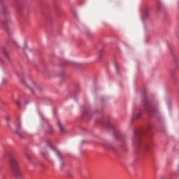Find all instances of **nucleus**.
<instances>
[{
	"label": "nucleus",
	"instance_id": "f257e3e1",
	"mask_svg": "<svg viewBox=\"0 0 179 179\" xmlns=\"http://www.w3.org/2000/svg\"><path fill=\"white\" fill-rule=\"evenodd\" d=\"M9 165H10V170L15 176L16 178H22V172L19 169V163L17 162V159L13 156H10L9 159Z\"/></svg>",
	"mask_w": 179,
	"mask_h": 179
},
{
	"label": "nucleus",
	"instance_id": "f03ea898",
	"mask_svg": "<svg viewBox=\"0 0 179 179\" xmlns=\"http://www.w3.org/2000/svg\"><path fill=\"white\" fill-rule=\"evenodd\" d=\"M141 136H142V131L137 130L134 132L132 138L133 143L135 148H139L142 145V141H141Z\"/></svg>",
	"mask_w": 179,
	"mask_h": 179
},
{
	"label": "nucleus",
	"instance_id": "7ed1b4c3",
	"mask_svg": "<svg viewBox=\"0 0 179 179\" xmlns=\"http://www.w3.org/2000/svg\"><path fill=\"white\" fill-rule=\"evenodd\" d=\"M1 26H3L8 34L12 32V21L10 20V18L7 17L4 19L3 21H1L0 20V27Z\"/></svg>",
	"mask_w": 179,
	"mask_h": 179
},
{
	"label": "nucleus",
	"instance_id": "20e7f679",
	"mask_svg": "<svg viewBox=\"0 0 179 179\" xmlns=\"http://www.w3.org/2000/svg\"><path fill=\"white\" fill-rule=\"evenodd\" d=\"M151 148H152V144H150V143H147L143 145V152L145 155H149V153H150Z\"/></svg>",
	"mask_w": 179,
	"mask_h": 179
},
{
	"label": "nucleus",
	"instance_id": "39448f33",
	"mask_svg": "<svg viewBox=\"0 0 179 179\" xmlns=\"http://www.w3.org/2000/svg\"><path fill=\"white\" fill-rule=\"evenodd\" d=\"M20 129H22V126L20 125V122H18V126L17 127L16 131H17V134H18L19 136H20V138H23V135H22V134H20Z\"/></svg>",
	"mask_w": 179,
	"mask_h": 179
},
{
	"label": "nucleus",
	"instance_id": "423d86ee",
	"mask_svg": "<svg viewBox=\"0 0 179 179\" xmlns=\"http://www.w3.org/2000/svg\"><path fill=\"white\" fill-rule=\"evenodd\" d=\"M141 115H142L141 112H138V113H135L133 115V118L134 120H137V118H141Z\"/></svg>",
	"mask_w": 179,
	"mask_h": 179
},
{
	"label": "nucleus",
	"instance_id": "0eeeda50",
	"mask_svg": "<svg viewBox=\"0 0 179 179\" xmlns=\"http://www.w3.org/2000/svg\"><path fill=\"white\" fill-rule=\"evenodd\" d=\"M145 107H147V111H152L153 108H152V106H150V104H149V102H148V101H145Z\"/></svg>",
	"mask_w": 179,
	"mask_h": 179
},
{
	"label": "nucleus",
	"instance_id": "6e6552de",
	"mask_svg": "<svg viewBox=\"0 0 179 179\" xmlns=\"http://www.w3.org/2000/svg\"><path fill=\"white\" fill-rule=\"evenodd\" d=\"M56 156H57L59 157V159H61V152H59V150H57L56 148L53 149Z\"/></svg>",
	"mask_w": 179,
	"mask_h": 179
},
{
	"label": "nucleus",
	"instance_id": "1a4fd4ad",
	"mask_svg": "<svg viewBox=\"0 0 179 179\" xmlns=\"http://www.w3.org/2000/svg\"><path fill=\"white\" fill-rule=\"evenodd\" d=\"M59 128H60V131H62V132H64V127H62V124L60 123H59Z\"/></svg>",
	"mask_w": 179,
	"mask_h": 179
},
{
	"label": "nucleus",
	"instance_id": "9d476101",
	"mask_svg": "<svg viewBox=\"0 0 179 179\" xmlns=\"http://www.w3.org/2000/svg\"><path fill=\"white\" fill-rule=\"evenodd\" d=\"M15 104H17V106H18V107H20V102L19 101V100H17V99L15 100Z\"/></svg>",
	"mask_w": 179,
	"mask_h": 179
},
{
	"label": "nucleus",
	"instance_id": "9b49d317",
	"mask_svg": "<svg viewBox=\"0 0 179 179\" xmlns=\"http://www.w3.org/2000/svg\"><path fill=\"white\" fill-rule=\"evenodd\" d=\"M83 115H84V117H86L87 115V110H83Z\"/></svg>",
	"mask_w": 179,
	"mask_h": 179
},
{
	"label": "nucleus",
	"instance_id": "f8f14e48",
	"mask_svg": "<svg viewBox=\"0 0 179 179\" xmlns=\"http://www.w3.org/2000/svg\"><path fill=\"white\" fill-rule=\"evenodd\" d=\"M118 135H120V134L117 131V130H115V136L118 138Z\"/></svg>",
	"mask_w": 179,
	"mask_h": 179
},
{
	"label": "nucleus",
	"instance_id": "ddd939ff",
	"mask_svg": "<svg viewBox=\"0 0 179 179\" xmlns=\"http://www.w3.org/2000/svg\"><path fill=\"white\" fill-rule=\"evenodd\" d=\"M4 55H6V57H7V58H9V55L8 54V52L4 51Z\"/></svg>",
	"mask_w": 179,
	"mask_h": 179
},
{
	"label": "nucleus",
	"instance_id": "4468645a",
	"mask_svg": "<svg viewBox=\"0 0 179 179\" xmlns=\"http://www.w3.org/2000/svg\"><path fill=\"white\" fill-rule=\"evenodd\" d=\"M17 12H20V6H17Z\"/></svg>",
	"mask_w": 179,
	"mask_h": 179
},
{
	"label": "nucleus",
	"instance_id": "2eb2a0df",
	"mask_svg": "<svg viewBox=\"0 0 179 179\" xmlns=\"http://www.w3.org/2000/svg\"><path fill=\"white\" fill-rule=\"evenodd\" d=\"M27 157L29 159V160H30V157L28 155H27Z\"/></svg>",
	"mask_w": 179,
	"mask_h": 179
},
{
	"label": "nucleus",
	"instance_id": "dca6fc26",
	"mask_svg": "<svg viewBox=\"0 0 179 179\" xmlns=\"http://www.w3.org/2000/svg\"><path fill=\"white\" fill-rule=\"evenodd\" d=\"M7 121H9V117H6Z\"/></svg>",
	"mask_w": 179,
	"mask_h": 179
},
{
	"label": "nucleus",
	"instance_id": "f3484780",
	"mask_svg": "<svg viewBox=\"0 0 179 179\" xmlns=\"http://www.w3.org/2000/svg\"><path fill=\"white\" fill-rule=\"evenodd\" d=\"M0 62H3V61H2V59L0 58Z\"/></svg>",
	"mask_w": 179,
	"mask_h": 179
},
{
	"label": "nucleus",
	"instance_id": "a211bd4d",
	"mask_svg": "<svg viewBox=\"0 0 179 179\" xmlns=\"http://www.w3.org/2000/svg\"><path fill=\"white\" fill-rule=\"evenodd\" d=\"M1 1H3V0H1Z\"/></svg>",
	"mask_w": 179,
	"mask_h": 179
}]
</instances>
